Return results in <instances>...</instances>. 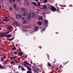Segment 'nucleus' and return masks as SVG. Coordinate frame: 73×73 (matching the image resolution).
I'll use <instances>...</instances> for the list:
<instances>
[{"label": "nucleus", "mask_w": 73, "mask_h": 73, "mask_svg": "<svg viewBox=\"0 0 73 73\" xmlns=\"http://www.w3.org/2000/svg\"><path fill=\"white\" fill-rule=\"evenodd\" d=\"M35 17L36 14L33 13L32 15V17H33V18H35Z\"/></svg>", "instance_id": "obj_15"}, {"label": "nucleus", "mask_w": 73, "mask_h": 73, "mask_svg": "<svg viewBox=\"0 0 73 73\" xmlns=\"http://www.w3.org/2000/svg\"><path fill=\"white\" fill-rule=\"evenodd\" d=\"M0 8H1V6L0 5Z\"/></svg>", "instance_id": "obj_63"}, {"label": "nucleus", "mask_w": 73, "mask_h": 73, "mask_svg": "<svg viewBox=\"0 0 73 73\" xmlns=\"http://www.w3.org/2000/svg\"><path fill=\"white\" fill-rule=\"evenodd\" d=\"M1 13V11H0V13Z\"/></svg>", "instance_id": "obj_64"}, {"label": "nucleus", "mask_w": 73, "mask_h": 73, "mask_svg": "<svg viewBox=\"0 0 73 73\" xmlns=\"http://www.w3.org/2000/svg\"><path fill=\"white\" fill-rule=\"evenodd\" d=\"M27 73H32L31 71H28L27 72Z\"/></svg>", "instance_id": "obj_34"}, {"label": "nucleus", "mask_w": 73, "mask_h": 73, "mask_svg": "<svg viewBox=\"0 0 73 73\" xmlns=\"http://www.w3.org/2000/svg\"><path fill=\"white\" fill-rule=\"evenodd\" d=\"M28 19H30L31 18V13H29V15L28 16Z\"/></svg>", "instance_id": "obj_8"}, {"label": "nucleus", "mask_w": 73, "mask_h": 73, "mask_svg": "<svg viewBox=\"0 0 73 73\" xmlns=\"http://www.w3.org/2000/svg\"><path fill=\"white\" fill-rule=\"evenodd\" d=\"M20 18V15H17L16 17V18L17 19H19Z\"/></svg>", "instance_id": "obj_14"}, {"label": "nucleus", "mask_w": 73, "mask_h": 73, "mask_svg": "<svg viewBox=\"0 0 73 73\" xmlns=\"http://www.w3.org/2000/svg\"><path fill=\"white\" fill-rule=\"evenodd\" d=\"M26 28H31V25L26 26Z\"/></svg>", "instance_id": "obj_25"}, {"label": "nucleus", "mask_w": 73, "mask_h": 73, "mask_svg": "<svg viewBox=\"0 0 73 73\" xmlns=\"http://www.w3.org/2000/svg\"><path fill=\"white\" fill-rule=\"evenodd\" d=\"M57 9H58V11H59V10H60V8H59V7H57Z\"/></svg>", "instance_id": "obj_48"}, {"label": "nucleus", "mask_w": 73, "mask_h": 73, "mask_svg": "<svg viewBox=\"0 0 73 73\" xmlns=\"http://www.w3.org/2000/svg\"><path fill=\"white\" fill-rule=\"evenodd\" d=\"M47 1H48V0H44V3H46L47 2Z\"/></svg>", "instance_id": "obj_39"}, {"label": "nucleus", "mask_w": 73, "mask_h": 73, "mask_svg": "<svg viewBox=\"0 0 73 73\" xmlns=\"http://www.w3.org/2000/svg\"><path fill=\"white\" fill-rule=\"evenodd\" d=\"M27 68L28 69L29 71H31V68L28 66H27Z\"/></svg>", "instance_id": "obj_16"}, {"label": "nucleus", "mask_w": 73, "mask_h": 73, "mask_svg": "<svg viewBox=\"0 0 73 73\" xmlns=\"http://www.w3.org/2000/svg\"><path fill=\"white\" fill-rule=\"evenodd\" d=\"M16 49V47L15 46H13V48H12V49L13 50H15V49Z\"/></svg>", "instance_id": "obj_26"}, {"label": "nucleus", "mask_w": 73, "mask_h": 73, "mask_svg": "<svg viewBox=\"0 0 73 73\" xmlns=\"http://www.w3.org/2000/svg\"><path fill=\"white\" fill-rule=\"evenodd\" d=\"M29 2L27 0H25L24 2V5H29Z\"/></svg>", "instance_id": "obj_1"}, {"label": "nucleus", "mask_w": 73, "mask_h": 73, "mask_svg": "<svg viewBox=\"0 0 73 73\" xmlns=\"http://www.w3.org/2000/svg\"><path fill=\"white\" fill-rule=\"evenodd\" d=\"M16 56H14V59H15V58H16Z\"/></svg>", "instance_id": "obj_52"}, {"label": "nucleus", "mask_w": 73, "mask_h": 73, "mask_svg": "<svg viewBox=\"0 0 73 73\" xmlns=\"http://www.w3.org/2000/svg\"><path fill=\"white\" fill-rule=\"evenodd\" d=\"M51 10L53 12H54V11H56V9L54 6H51Z\"/></svg>", "instance_id": "obj_2"}, {"label": "nucleus", "mask_w": 73, "mask_h": 73, "mask_svg": "<svg viewBox=\"0 0 73 73\" xmlns=\"http://www.w3.org/2000/svg\"><path fill=\"white\" fill-rule=\"evenodd\" d=\"M44 22H45V23L46 24H48V20H44Z\"/></svg>", "instance_id": "obj_24"}, {"label": "nucleus", "mask_w": 73, "mask_h": 73, "mask_svg": "<svg viewBox=\"0 0 73 73\" xmlns=\"http://www.w3.org/2000/svg\"><path fill=\"white\" fill-rule=\"evenodd\" d=\"M10 59H14V57H11Z\"/></svg>", "instance_id": "obj_47"}, {"label": "nucleus", "mask_w": 73, "mask_h": 73, "mask_svg": "<svg viewBox=\"0 0 73 73\" xmlns=\"http://www.w3.org/2000/svg\"><path fill=\"white\" fill-rule=\"evenodd\" d=\"M28 56L27 55H25L23 56L25 58H27V57Z\"/></svg>", "instance_id": "obj_35"}, {"label": "nucleus", "mask_w": 73, "mask_h": 73, "mask_svg": "<svg viewBox=\"0 0 73 73\" xmlns=\"http://www.w3.org/2000/svg\"><path fill=\"white\" fill-rule=\"evenodd\" d=\"M7 29L8 30H9V29H11V28L9 26H8L7 27Z\"/></svg>", "instance_id": "obj_21"}, {"label": "nucleus", "mask_w": 73, "mask_h": 73, "mask_svg": "<svg viewBox=\"0 0 73 73\" xmlns=\"http://www.w3.org/2000/svg\"><path fill=\"white\" fill-rule=\"evenodd\" d=\"M7 40H9V41H12V40H13V38H11L10 39L7 38Z\"/></svg>", "instance_id": "obj_19"}, {"label": "nucleus", "mask_w": 73, "mask_h": 73, "mask_svg": "<svg viewBox=\"0 0 73 73\" xmlns=\"http://www.w3.org/2000/svg\"><path fill=\"white\" fill-rule=\"evenodd\" d=\"M13 7L15 9H16V10H17V7H16V5H15V4L14 5Z\"/></svg>", "instance_id": "obj_23"}, {"label": "nucleus", "mask_w": 73, "mask_h": 73, "mask_svg": "<svg viewBox=\"0 0 73 73\" xmlns=\"http://www.w3.org/2000/svg\"><path fill=\"white\" fill-rule=\"evenodd\" d=\"M24 66H26V67H27V66H27L26 65H25V64H24Z\"/></svg>", "instance_id": "obj_49"}, {"label": "nucleus", "mask_w": 73, "mask_h": 73, "mask_svg": "<svg viewBox=\"0 0 73 73\" xmlns=\"http://www.w3.org/2000/svg\"><path fill=\"white\" fill-rule=\"evenodd\" d=\"M19 54L20 56H21L23 54V53L22 52H20L19 53Z\"/></svg>", "instance_id": "obj_10"}, {"label": "nucleus", "mask_w": 73, "mask_h": 73, "mask_svg": "<svg viewBox=\"0 0 73 73\" xmlns=\"http://www.w3.org/2000/svg\"><path fill=\"white\" fill-rule=\"evenodd\" d=\"M6 37H8V38H10V37H11V35L10 34H9L8 35L6 36Z\"/></svg>", "instance_id": "obj_22"}, {"label": "nucleus", "mask_w": 73, "mask_h": 73, "mask_svg": "<svg viewBox=\"0 0 73 73\" xmlns=\"http://www.w3.org/2000/svg\"><path fill=\"white\" fill-rule=\"evenodd\" d=\"M45 30V28H43L42 29V31H44Z\"/></svg>", "instance_id": "obj_30"}, {"label": "nucleus", "mask_w": 73, "mask_h": 73, "mask_svg": "<svg viewBox=\"0 0 73 73\" xmlns=\"http://www.w3.org/2000/svg\"><path fill=\"white\" fill-rule=\"evenodd\" d=\"M3 58L5 59H6L7 57L5 56L4 55V56L3 57Z\"/></svg>", "instance_id": "obj_38"}, {"label": "nucleus", "mask_w": 73, "mask_h": 73, "mask_svg": "<svg viewBox=\"0 0 73 73\" xmlns=\"http://www.w3.org/2000/svg\"><path fill=\"white\" fill-rule=\"evenodd\" d=\"M38 24L39 25H41V22L40 21H39L38 22Z\"/></svg>", "instance_id": "obj_28"}, {"label": "nucleus", "mask_w": 73, "mask_h": 73, "mask_svg": "<svg viewBox=\"0 0 73 73\" xmlns=\"http://www.w3.org/2000/svg\"><path fill=\"white\" fill-rule=\"evenodd\" d=\"M10 11H12V8L11 7H10Z\"/></svg>", "instance_id": "obj_50"}, {"label": "nucleus", "mask_w": 73, "mask_h": 73, "mask_svg": "<svg viewBox=\"0 0 73 73\" xmlns=\"http://www.w3.org/2000/svg\"><path fill=\"white\" fill-rule=\"evenodd\" d=\"M6 19H8V17H6Z\"/></svg>", "instance_id": "obj_62"}, {"label": "nucleus", "mask_w": 73, "mask_h": 73, "mask_svg": "<svg viewBox=\"0 0 73 73\" xmlns=\"http://www.w3.org/2000/svg\"><path fill=\"white\" fill-rule=\"evenodd\" d=\"M38 27L37 26H35V27L34 30L35 32H36L37 31H38Z\"/></svg>", "instance_id": "obj_3"}, {"label": "nucleus", "mask_w": 73, "mask_h": 73, "mask_svg": "<svg viewBox=\"0 0 73 73\" xmlns=\"http://www.w3.org/2000/svg\"><path fill=\"white\" fill-rule=\"evenodd\" d=\"M3 0H0V1H3Z\"/></svg>", "instance_id": "obj_60"}, {"label": "nucleus", "mask_w": 73, "mask_h": 73, "mask_svg": "<svg viewBox=\"0 0 73 73\" xmlns=\"http://www.w3.org/2000/svg\"><path fill=\"white\" fill-rule=\"evenodd\" d=\"M54 61H54V63L55 62H56V59H54Z\"/></svg>", "instance_id": "obj_56"}, {"label": "nucleus", "mask_w": 73, "mask_h": 73, "mask_svg": "<svg viewBox=\"0 0 73 73\" xmlns=\"http://www.w3.org/2000/svg\"><path fill=\"white\" fill-rule=\"evenodd\" d=\"M14 22L15 23V25L17 26H18V27H19V26H20V24H19V23H18V22L17 21H15Z\"/></svg>", "instance_id": "obj_4"}, {"label": "nucleus", "mask_w": 73, "mask_h": 73, "mask_svg": "<svg viewBox=\"0 0 73 73\" xmlns=\"http://www.w3.org/2000/svg\"><path fill=\"white\" fill-rule=\"evenodd\" d=\"M52 65V64L49 62L47 63V66L48 67H50Z\"/></svg>", "instance_id": "obj_9"}, {"label": "nucleus", "mask_w": 73, "mask_h": 73, "mask_svg": "<svg viewBox=\"0 0 73 73\" xmlns=\"http://www.w3.org/2000/svg\"><path fill=\"white\" fill-rule=\"evenodd\" d=\"M1 61H4V58H1Z\"/></svg>", "instance_id": "obj_41"}, {"label": "nucleus", "mask_w": 73, "mask_h": 73, "mask_svg": "<svg viewBox=\"0 0 73 73\" xmlns=\"http://www.w3.org/2000/svg\"><path fill=\"white\" fill-rule=\"evenodd\" d=\"M21 70H23V71L24 70V68L23 67H22L21 68Z\"/></svg>", "instance_id": "obj_40"}, {"label": "nucleus", "mask_w": 73, "mask_h": 73, "mask_svg": "<svg viewBox=\"0 0 73 73\" xmlns=\"http://www.w3.org/2000/svg\"><path fill=\"white\" fill-rule=\"evenodd\" d=\"M35 6H37V4H36V2H34L32 3Z\"/></svg>", "instance_id": "obj_18"}, {"label": "nucleus", "mask_w": 73, "mask_h": 73, "mask_svg": "<svg viewBox=\"0 0 73 73\" xmlns=\"http://www.w3.org/2000/svg\"><path fill=\"white\" fill-rule=\"evenodd\" d=\"M3 20H5V21H9V20L8 19H4Z\"/></svg>", "instance_id": "obj_37"}, {"label": "nucleus", "mask_w": 73, "mask_h": 73, "mask_svg": "<svg viewBox=\"0 0 73 73\" xmlns=\"http://www.w3.org/2000/svg\"><path fill=\"white\" fill-rule=\"evenodd\" d=\"M0 69H6V67L2 66L0 64Z\"/></svg>", "instance_id": "obj_6"}, {"label": "nucleus", "mask_w": 73, "mask_h": 73, "mask_svg": "<svg viewBox=\"0 0 73 73\" xmlns=\"http://www.w3.org/2000/svg\"><path fill=\"white\" fill-rule=\"evenodd\" d=\"M23 19H24V17L22 18V20H23Z\"/></svg>", "instance_id": "obj_59"}, {"label": "nucleus", "mask_w": 73, "mask_h": 73, "mask_svg": "<svg viewBox=\"0 0 73 73\" xmlns=\"http://www.w3.org/2000/svg\"><path fill=\"white\" fill-rule=\"evenodd\" d=\"M17 60H20V58H18L17 59Z\"/></svg>", "instance_id": "obj_55"}, {"label": "nucleus", "mask_w": 73, "mask_h": 73, "mask_svg": "<svg viewBox=\"0 0 73 73\" xmlns=\"http://www.w3.org/2000/svg\"><path fill=\"white\" fill-rule=\"evenodd\" d=\"M10 19L11 20H14V18H12V17H10Z\"/></svg>", "instance_id": "obj_36"}, {"label": "nucleus", "mask_w": 73, "mask_h": 73, "mask_svg": "<svg viewBox=\"0 0 73 73\" xmlns=\"http://www.w3.org/2000/svg\"><path fill=\"white\" fill-rule=\"evenodd\" d=\"M47 56L48 57V59L49 60V55H47Z\"/></svg>", "instance_id": "obj_54"}, {"label": "nucleus", "mask_w": 73, "mask_h": 73, "mask_svg": "<svg viewBox=\"0 0 73 73\" xmlns=\"http://www.w3.org/2000/svg\"><path fill=\"white\" fill-rule=\"evenodd\" d=\"M5 63L6 64H7V62L6 61H5Z\"/></svg>", "instance_id": "obj_51"}, {"label": "nucleus", "mask_w": 73, "mask_h": 73, "mask_svg": "<svg viewBox=\"0 0 73 73\" xmlns=\"http://www.w3.org/2000/svg\"><path fill=\"white\" fill-rule=\"evenodd\" d=\"M1 34L3 36L4 35H6V34H7L6 33H1Z\"/></svg>", "instance_id": "obj_33"}, {"label": "nucleus", "mask_w": 73, "mask_h": 73, "mask_svg": "<svg viewBox=\"0 0 73 73\" xmlns=\"http://www.w3.org/2000/svg\"><path fill=\"white\" fill-rule=\"evenodd\" d=\"M18 67L19 69H21L23 67H22V66H21L20 65H19L18 66Z\"/></svg>", "instance_id": "obj_20"}, {"label": "nucleus", "mask_w": 73, "mask_h": 73, "mask_svg": "<svg viewBox=\"0 0 73 73\" xmlns=\"http://www.w3.org/2000/svg\"><path fill=\"white\" fill-rule=\"evenodd\" d=\"M12 1L15 2V0H9V3H12Z\"/></svg>", "instance_id": "obj_13"}, {"label": "nucleus", "mask_w": 73, "mask_h": 73, "mask_svg": "<svg viewBox=\"0 0 73 73\" xmlns=\"http://www.w3.org/2000/svg\"><path fill=\"white\" fill-rule=\"evenodd\" d=\"M43 8H44V9H45V10L46 9V8L47 7L45 5H43Z\"/></svg>", "instance_id": "obj_12"}, {"label": "nucleus", "mask_w": 73, "mask_h": 73, "mask_svg": "<svg viewBox=\"0 0 73 73\" xmlns=\"http://www.w3.org/2000/svg\"><path fill=\"white\" fill-rule=\"evenodd\" d=\"M15 62H16L17 64V63H18L19 62H18V61H17V60H15Z\"/></svg>", "instance_id": "obj_42"}, {"label": "nucleus", "mask_w": 73, "mask_h": 73, "mask_svg": "<svg viewBox=\"0 0 73 73\" xmlns=\"http://www.w3.org/2000/svg\"><path fill=\"white\" fill-rule=\"evenodd\" d=\"M18 53L17 52H15V51H14V54H17Z\"/></svg>", "instance_id": "obj_31"}, {"label": "nucleus", "mask_w": 73, "mask_h": 73, "mask_svg": "<svg viewBox=\"0 0 73 73\" xmlns=\"http://www.w3.org/2000/svg\"><path fill=\"white\" fill-rule=\"evenodd\" d=\"M27 13V11H25V12L23 14V15L24 17L25 16V15H26V16H28V13Z\"/></svg>", "instance_id": "obj_5"}, {"label": "nucleus", "mask_w": 73, "mask_h": 73, "mask_svg": "<svg viewBox=\"0 0 73 73\" xmlns=\"http://www.w3.org/2000/svg\"><path fill=\"white\" fill-rule=\"evenodd\" d=\"M13 63H14V62L12 61L11 62V64H13Z\"/></svg>", "instance_id": "obj_43"}, {"label": "nucleus", "mask_w": 73, "mask_h": 73, "mask_svg": "<svg viewBox=\"0 0 73 73\" xmlns=\"http://www.w3.org/2000/svg\"><path fill=\"white\" fill-rule=\"evenodd\" d=\"M17 1H20L21 0H17Z\"/></svg>", "instance_id": "obj_58"}, {"label": "nucleus", "mask_w": 73, "mask_h": 73, "mask_svg": "<svg viewBox=\"0 0 73 73\" xmlns=\"http://www.w3.org/2000/svg\"><path fill=\"white\" fill-rule=\"evenodd\" d=\"M24 64H26V65H29V66H31V65L29 64V63H28V62H27L26 61H25L24 62Z\"/></svg>", "instance_id": "obj_7"}, {"label": "nucleus", "mask_w": 73, "mask_h": 73, "mask_svg": "<svg viewBox=\"0 0 73 73\" xmlns=\"http://www.w3.org/2000/svg\"><path fill=\"white\" fill-rule=\"evenodd\" d=\"M25 7H22L21 8V11H25Z\"/></svg>", "instance_id": "obj_11"}, {"label": "nucleus", "mask_w": 73, "mask_h": 73, "mask_svg": "<svg viewBox=\"0 0 73 73\" xmlns=\"http://www.w3.org/2000/svg\"><path fill=\"white\" fill-rule=\"evenodd\" d=\"M36 2H38V0H35Z\"/></svg>", "instance_id": "obj_57"}, {"label": "nucleus", "mask_w": 73, "mask_h": 73, "mask_svg": "<svg viewBox=\"0 0 73 73\" xmlns=\"http://www.w3.org/2000/svg\"><path fill=\"white\" fill-rule=\"evenodd\" d=\"M60 7H66V5L63 6L62 5H60Z\"/></svg>", "instance_id": "obj_46"}, {"label": "nucleus", "mask_w": 73, "mask_h": 73, "mask_svg": "<svg viewBox=\"0 0 73 73\" xmlns=\"http://www.w3.org/2000/svg\"><path fill=\"white\" fill-rule=\"evenodd\" d=\"M0 24H4V23H3V22H0Z\"/></svg>", "instance_id": "obj_53"}, {"label": "nucleus", "mask_w": 73, "mask_h": 73, "mask_svg": "<svg viewBox=\"0 0 73 73\" xmlns=\"http://www.w3.org/2000/svg\"><path fill=\"white\" fill-rule=\"evenodd\" d=\"M68 62H66V63H63L64 65H66V64H67V63H68Z\"/></svg>", "instance_id": "obj_45"}, {"label": "nucleus", "mask_w": 73, "mask_h": 73, "mask_svg": "<svg viewBox=\"0 0 73 73\" xmlns=\"http://www.w3.org/2000/svg\"><path fill=\"white\" fill-rule=\"evenodd\" d=\"M4 37V35H2V34H1L0 36V38H3V37Z\"/></svg>", "instance_id": "obj_27"}, {"label": "nucleus", "mask_w": 73, "mask_h": 73, "mask_svg": "<svg viewBox=\"0 0 73 73\" xmlns=\"http://www.w3.org/2000/svg\"><path fill=\"white\" fill-rule=\"evenodd\" d=\"M1 28H0V31H1Z\"/></svg>", "instance_id": "obj_61"}, {"label": "nucleus", "mask_w": 73, "mask_h": 73, "mask_svg": "<svg viewBox=\"0 0 73 73\" xmlns=\"http://www.w3.org/2000/svg\"><path fill=\"white\" fill-rule=\"evenodd\" d=\"M27 23V21L26 20H24L23 21V24H25Z\"/></svg>", "instance_id": "obj_32"}, {"label": "nucleus", "mask_w": 73, "mask_h": 73, "mask_svg": "<svg viewBox=\"0 0 73 73\" xmlns=\"http://www.w3.org/2000/svg\"><path fill=\"white\" fill-rule=\"evenodd\" d=\"M40 19H42V17L41 16L39 17L38 18V20H40Z\"/></svg>", "instance_id": "obj_17"}, {"label": "nucleus", "mask_w": 73, "mask_h": 73, "mask_svg": "<svg viewBox=\"0 0 73 73\" xmlns=\"http://www.w3.org/2000/svg\"><path fill=\"white\" fill-rule=\"evenodd\" d=\"M37 5L38 7H39V6H40V2H38L37 3Z\"/></svg>", "instance_id": "obj_29"}, {"label": "nucleus", "mask_w": 73, "mask_h": 73, "mask_svg": "<svg viewBox=\"0 0 73 73\" xmlns=\"http://www.w3.org/2000/svg\"><path fill=\"white\" fill-rule=\"evenodd\" d=\"M10 32V31H9L6 33V34H8V33H9Z\"/></svg>", "instance_id": "obj_44"}]
</instances>
